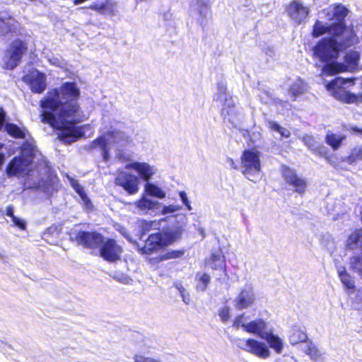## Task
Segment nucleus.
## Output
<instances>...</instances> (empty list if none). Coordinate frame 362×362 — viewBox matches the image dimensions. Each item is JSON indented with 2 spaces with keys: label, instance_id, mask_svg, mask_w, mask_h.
Wrapping results in <instances>:
<instances>
[{
  "label": "nucleus",
  "instance_id": "nucleus-1",
  "mask_svg": "<svg viewBox=\"0 0 362 362\" xmlns=\"http://www.w3.org/2000/svg\"><path fill=\"white\" fill-rule=\"evenodd\" d=\"M80 90L75 82L66 81L59 88L49 89L40 100L41 122L59 131V138L71 144L83 136V112L78 102Z\"/></svg>",
  "mask_w": 362,
  "mask_h": 362
},
{
  "label": "nucleus",
  "instance_id": "nucleus-2",
  "mask_svg": "<svg viewBox=\"0 0 362 362\" xmlns=\"http://www.w3.org/2000/svg\"><path fill=\"white\" fill-rule=\"evenodd\" d=\"M358 42L356 32L351 29L340 42L334 37H322L313 48V56L325 63L321 75L334 76L347 71V66L337 62L339 53Z\"/></svg>",
  "mask_w": 362,
  "mask_h": 362
},
{
  "label": "nucleus",
  "instance_id": "nucleus-3",
  "mask_svg": "<svg viewBox=\"0 0 362 362\" xmlns=\"http://www.w3.org/2000/svg\"><path fill=\"white\" fill-rule=\"evenodd\" d=\"M184 228L182 226H169L152 233L144 240L139 250L142 255H151L165 250L181 239Z\"/></svg>",
  "mask_w": 362,
  "mask_h": 362
},
{
  "label": "nucleus",
  "instance_id": "nucleus-4",
  "mask_svg": "<svg viewBox=\"0 0 362 362\" xmlns=\"http://www.w3.org/2000/svg\"><path fill=\"white\" fill-rule=\"evenodd\" d=\"M354 83L353 78L337 77L328 82L325 87L335 99L344 103L351 104L356 103L358 100V97L350 92V88Z\"/></svg>",
  "mask_w": 362,
  "mask_h": 362
},
{
  "label": "nucleus",
  "instance_id": "nucleus-5",
  "mask_svg": "<svg viewBox=\"0 0 362 362\" xmlns=\"http://www.w3.org/2000/svg\"><path fill=\"white\" fill-rule=\"evenodd\" d=\"M261 153L255 148L245 149L240 156L242 173L248 180L256 182L262 170Z\"/></svg>",
  "mask_w": 362,
  "mask_h": 362
},
{
  "label": "nucleus",
  "instance_id": "nucleus-6",
  "mask_svg": "<svg viewBox=\"0 0 362 362\" xmlns=\"http://www.w3.org/2000/svg\"><path fill=\"white\" fill-rule=\"evenodd\" d=\"M28 45L25 41L15 40L6 50V59L3 68L6 70L14 69L21 62L22 57L27 52Z\"/></svg>",
  "mask_w": 362,
  "mask_h": 362
},
{
  "label": "nucleus",
  "instance_id": "nucleus-7",
  "mask_svg": "<svg viewBox=\"0 0 362 362\" xmlns=\"http://www.w3.org/2000/svg\"><path fill=\"white\" fill-rule=\"evenodd\" d=\"M347 28L345 22H336L331 24H324L320 20H316L313 25L311 36L314 38H317L325 34H331L328 37H337L346 36L344 33Z\"/></svg>",
  "mask_w": 362,
  "mask_h": 362
},
{
  "label": "nucleus",
  "instance_id": "nucleus-8",
  "mask_svg": "<svg viewBox=\"0 0 362 362\" xmlns=\"http://www.w3.org/2000/svg\"><path fill=\"white\" fill-rule=\"evenodd\" d=\"M281 175L286 185L291 187L293 191L303 196L307 190V181L300 176L297 172L289 167H284L281 170Z\"/></svg>",
  "mask_w": 362,
  "mask_h": 362
},
{
  "label": "nucleus",
  "instance_id": "nucleus-9",
  "mask_svg": "<svg viewBox=\"0 0 362 362\" xmlns=\"http://www.w3.org/2000/svg\"><path fill=\"white\" fill-rule=\"evenodd\" d=\"M236 345L241 349L253 354L261 358H267L269 356V348L263 342L252 338L247 339H238L235 340Z\"/></svg>",
  "mask_w": 362,
  "mask_h": 362
},
{
  "label": "nucleus",
  "instance_id": "nucleus-10",
  "mask_svg": "<svg viewBox=\"0 0 362 362\" xmlns=\"http://www.w3.org/2000/svg\"><path fill=\"white\" fill-rule=\"evenodd\" d=\"M100 255L109 262H115L120 259L122 247L113 238L103 239L100 245Z\"/></svg>",
  "mask_w": 362,
  "mask_h": 362
},
{
  "label": "nucleus",
  "instance_id": "nucleus-11",
  "mask_svg": "<svg viewBox=\"0 0 362 362\" xmlns=\"http://www.w3.org/2000/svg\"><path fill=\"white\" fill-rule=\"evenodd\" d=\"M103 239V235L95 230H78L74 236V240L78 243V245L90 250L98 248Z\"/></svg>",
  "mask_w": 362,
  "mask_h": 362
},
{
  "label": "nucleus",
  "instance_id": "nucleus-12",
  "mask_svg": "<svg viewBox=\"0 0 362 362\" xmlns=\"http://www.w3.org/2000/svg\"><path fill=\"white\" fill-rule=\"evenodd\" d=\"M31 165V163L17 156L9 161L6 166V172L8 177L18 175L28 177L33 171Z\"/></svg>",
  "mask_w": 362,
  "mask_h": 362
},
{
  "label": "nucleus",
  "instance_id": "nucleus-13",
  "mask_svg": "<svg viewBox=\"0 0 362 362\" xmlns=\"http://www.w3.org/2000/svg\"><path fill=\"white\" fill-rule=\"evenodd\" d=\"M116 185L122 187L129 194H134L139 191V178L129 173L119 172L115 177Z\"/></svg>",
  "mask_w": 362,
  "mask_h": 362
},
{
  "label": "nucleus",
  "instance_id": "nucleus-14",
  "mask_svg": "<svg viewBox=\"0 0 362 362\" xmlns=\"http://www.w3.org/2000/svg\"><path fill=\"white\" fill-rule=\"evenodd\" d=\"M286 12L297 24H300L308 18L310 8L298 0H292L286 6Z\"/></svg>",
  "mask_w": 362,
  "mask_h": 362
},
{
  "label": "nucleus",
  "instance_id": "nucleus-15",
  "mask_svg": "<svg viewBox=\"0 0 362 362\" xmlns=\"http://www.w3.org/2000/svg\"><path fill=\"white\" fill-rule=\"evenodd\" d=\"M255 300V295L251 285L245 286L240 290L235 299V307L237 310H243L252 306Z\"/></svg>",
  "mask_w": 362,
  "mask_h": 362
},
{
  "label": "nucleus",
  "instance_id": "nucleus-16",
  "mask_svg": "<svg viewBox=\"0 0 362 362\" xmlns=\"http://www.w3.org/2000/svg\"><path fill=\"white\" fill-rule=\"evenodd\" d=\"M24 80L34 93H42L47 88L46 76L41 71L36 70L35 74L25 76Z\"/></svg>",
  "mask_w": 362,
  "mask_h": 362
},
{
  "label": "nucleus",
  "instance_id": "nucleus-17",
  "mask_svg": "<svg viewBox=\"0 0 362 362\" xmlns=\"http://www.w3.org/2000/svg\"><path fill=\"white\" fill-rule=\"evenodd\" d=\"M204 263L213 270L226 272V257L221 250L211 252L209 257L205 259Z\"/></svg>",
  "mask_w": 362,
  "mask_h": 362
},
{
  "label": "nucleus",
  "instance_id": "nucleus-18",
  "mask_svg": "<svg viewBox=\"0 0 362 362\" xmlns=\"http://www.w3.org/2000/svg\"><path fill=\"white\" fill-rule=\"evenodd\" d=\"M127 169L134 170L144 181H148L154 173L152 167L145 162H133L126 165Z\"/></svg>",
  "mask_w": 362,
  "mask_h": 362
},
{
  "label": "nucleus",
  "instance_id": "nucleus-19",
  "mask_svg": "<svg viewBox=\"0 0 362 362\" xmlns=\"http://www.w3.org/2000/svg\"><path fill=\"white\" fill-rule=\"evenodd\" d=\"M267 324L262 319H257L250 321L244 326V330L250 334H255L262 339L267 332L266 331Z\"/></svg>",
  "mask_w": 362,
  "mask_h": 362
},
{
  "label": "nucleus",
  "instance_id": "nucleus-20",
  "mask_svg": "<svg viewBox=\"0 0 362 362\" xmlns=\"http://www.w3.org/2000/svg\"><path fill=\"white\" fill-rule=\"evenodd\" d=\"M20 154L18 157L33 163L35 157L36 146L28 141H23L19 147Z\"/></svg>",
  "mask_w": 362,
  "mask_h": 362
},
{
  "label": "nucleus",
  "instance_id": "nucleus-21",
  "mask_svg": "<svg viewBox=\"0 0 362 362\" xmlns=\"http://www.w3.org/2000/svg\"><path fill=\"white\" fill-rule=\"evenodd\" d=\"M88 8L101 14L112 13L114 10V4L111 0H98L97 2L90 4Z\"/></svg>",
  "mask_w": 362,
  "mask_h": 362
},
{
  "label": "nucleus",
  "instance_id": "nucleus-22",
  "mask_svg": "<svg viewBox=\"0 0 362 362\" xmlns=\"http://www.w3.org/2000/svg\"><path fill=\"white\" fill-rule=\"evenodd\" d=\"M262 339L267 341L270 348L273 349L276 353L281 354L283 349V343L281 339L271 332H267Z\"/></svg>",
  "mask_w": 362,
  "mask_h": 362
},
{
  "label": "nucleus",
  "instance_id": "nucleus-23",
  "mask_svg": "<svg viewBox=\"0 0 362 362\" xmlns=\"http://www.w3.org/2000/svg\"><path fill=\"white\" fill-rule=\"evenodd\" d=\"M346 138V136L344 134H336L329 132L326 134L325 141L333 150H337Z\"/></svg>",
  "mask_w": 362,
  "mask_h": 362
},
{
  "label": "nucleus",
  "instance_id": "nucleus-24",
  "mask_svg": "<svg viewBox=\"0 0 362 362\" xmlns=\"http://www.w3.org/2000/svg\"><path fill=\"white\" fill-rule=\"evenodd\" d=\"M308 336L305 331L297 327H293L289 335V342L292 345H296L299 343L305 342Z\"/></svg>",
  "mask_w": 362,
  "mask_h": 362
},
{
  "label": "nucleus",
  "instance_id": "nucleus-25",
  "mask_svg": "<svg viewBox=\"0 0 362 362\" xmlns=\"http://www.w3.org/2000/svg\"><path fill=\"white\" fill-rule=\"evenodd\" d=\"M97 146H99L102 150L103 160L107 161L110 158V153L106 139L101 136H98L92 141L90 148H95Z\"/></svg>",
  "mask_w": 362,
  "mask_h": 362
},
{
  "label": "nucleus",
  "instance_id": "nucleus-26",
  "mask_svg": "<svg viewBox=\"0 0 362 362\" xmlns=\"http://www.w3.org/2000/svg\"><path fill=\"white\" fill-rule=\"evenodd\" d=\"M343 160H346L349 165H353L359 160H362V145L356 146L351 148L349 155L343 157Z\"/></svg>",
  "mask_w": 362,
  "mask_h": 362
},
{
  "label": "nucleus",
  "instance_id": "nucleus-27",
  "mask_svg": "<svg viewBox=\"0 0 362 362\" xmlns=\"http://www.w3.org/2000/svg\"><path fill=\"white\" fill-rule=\"evenodd\" d=\"M360 59L359 53L356 51L351 50L346 53L344 56V65L347 66V70L349 69H355Z\"/></svg>",
  "mask_w": 362,
  "mask_h": 362
},
{
  "label": "nucleus",
  "instance_id": "nucleus-28",
  "mask_svg": "<svg viewBox=\"0 0 362 362\" xmlns=\"http://www.w3.org/2000/svg\"><path fill=\"white\" fill-rule=\"evenodd\" d=\"M138 207L141 210H159L160 204L157 201L148 199L144 197L138 201Z\"/></svg>",
  "mask_w": 362,
  "mask_h": 362
},
{
  "label": "nucleus",
  "instance_id": "nucleus-29",
  "mask_svg": "<svg viewBox=\"0 0 362 362\" xmlns=\"http://www.w3.org/2000/svg\"><path fill=\"white\" fill-rule=\"evenodd\" d=\"M195 279L197 281V289L204 291L210 283L211 276L207 273H197Z\"/></svg>",
  "mask_w": 362,
  "mask_h": 362
},
{
  "label": "nucleus",
  "instance_id": "nucleus-30",
  "mask_svg": "<svg viewBox=\"0 0 362 362\" xmlns=\"http://www.w3.org/2000/svg\"><path fill=\"white\" fill-rule=\"evenodd\" d=\"M6 132L15 139H25V132L16 124L13 123H8L5 126Z\"/></svg>",
  "mask_w": 362,
  "mask_h": 362
},
{
  "label": "nucleus",
  "instance_id": "nucleus-31",
  "mask_svg": "<svg viewBox=\"0 0 362 362\" xmlns=\"http://www.w3.org/2000/svg\"><path fill=\"white\" fill-rule=\"evenodd\" d=\"M158 226V222L156 220L154 221H141L140 223V229H139V236L141 238L144 235L149 233L151 230L157 229Z\"/></svg>",
  "mask_w": 362,
  "mask_h": 362
},
{
  "label": "nucleus",
  "instance_id": "nucleus-32",
  "mask_svg": "<svg viewBox=\"0 0 362 362\" xmlns=\"http://www.w3.org/2000/svg\"><path fill=\"white\" fill-rule=\"evenodd\" d=\"M71 186L74 189L76 192L80 196L81 199L85 203L86 206L88 208H91L93 206L91 201L86 194L83 187L81 186L77 181L72 182Z\"/></svg>",
  "mask_w": 362,
  "mask_h": 362
},
{
  "label": "nucleus",
  "instance_id": "nucleus-33",
  "mask_svg": "<svg viewBox=\"0 0 362 362\" xmlns=\"http://www.w3.org/2000/svg\"><path fill=\"white\" fill-rule=\"evenodd\" d=\"M146 192L153 197L163 199L165 197V193L156 185L153 183H146L145 185Z\"/></svg>",
  "mask_w": 362,
  "mask_h": 362
},
{
  "label": "nucleus",
  "instance_id": "nucleus-34",
  "mask_svg": "<svg viewBox=\"0 0 362 362\" xmlns=\"http://www.w3.org/2000/svg\"><path fill=\"white\" fill-rule=\"evenodd\" d=\"M268 127L270 130L277 132L279 133L282 138H289L291 132L288 129L281 127L279 123L275 121H269Z\"/></svg>",
  "mask_w": 362,
  "mask_h": 362
},
{
  "label": "nucleus",
  "instance_id": "nucleus-35",
  "mask_svg": "<svg viewBox=\"0 0 362 362\" xmlns=\"http://www.w3.org/2000/svg\"><path fill=\"white\" fill-rule=\"evenodd\" d=\"M339 276L341 283L349 290H355V285L351 275L345 269L339 272Z\"/></svg>",
  "mask_w": 362,
  "mask_h": 362
},
{
  "label": "nucleus",
  "instance_id": "nucleus-36",
  "mask_svg": "<svg viewBox=\"0 0 362 362\" xmlns=\"http://www.w3.org/2000/svg\"><path fill=\"white\" fill-rule=\"evenodd\" d=\"M348 9L341 4H337L334 6L333 16L338 20L337 22H344L345 17L348 15Z\"/></svg>",
  "mask_w": 362,
  "mask_h": 362
},
{
  "label": "nucleus",
  "instance_id": "nucleus-37",
  "mask_svg": "<svg viewBox=\"0 0 362 362\" xmlns=\"http://www.w3.org/2000/svg\"><path fill=\"white\" fill-rule=\"evenodd\" d=\"M185 254L184 250H175L166 252L165 254L159 256V261H164L172 259L182 257Z\"/></svg>",
  "mask_w": 362,
  "mask_h": 362
},
{
  "label": "nucleus",
  "instance_id": "nucleus-38",
  "mask_svg": "<svg viewBox=\"0 0 362 362\" xmlns=\"http://www.w3.org/2000/svg\"><path fill=\"white\" fill-rule=\"evenodd\" d=\"M325 160L334 168H337L341 163L346 162V160H343V157L339 158L336 154L329 153L326 156Z\"/></svg>",
  "mask_w": 362,
  "mask_h": 362
},
{
  "label": "nucleus",
  "instance_id": "nucleus-39",
  "mask_svg": "<svg viewBox=\"0 0 362 362\" xmlns=\"http://www.w3.org/2000/svg\"><path fill=\"white\" fill-rule=\"evenodd\" d=\"M301 141L310 151L314 149L315 146L317 144L315 137L309 134L303 135L301 138Z\"/></svg>",
  "mask_w": 362,
  "mask_h": 362
},
{
  "label": "nucleus",
  "instance_id": "nucleus-40",
  "mask_svg": "<svg viewBox=\"0 0 362 362\" xmlns=\"http://www.w3.org/2000/svg\"><path fill=\"white\" fill-rule=\"evenodd\" d=\"M312 152L321 158H324L325 159L326 156L328 154V151L327 150L326 147L323 144H317L314 149L312 150Z\"/></svg>",
  "mask_w": 362,
  "mask_h": 362
},
{
  "label": "nucleus",
  "instance_id": "nucleus-41",
  "mask_svg": "<svg viewBox=\"0 0 362 362\" xmlns=\"http://www.w3.org/2000/svg\"><path fill=\"white\" fill-rule=\"evenodd\" d=\"M244 318L245 317L243 314L237 315L233 321V327L235 328H239L241 327L244 329V326L247 325V323L244 322Z\"/></svg>",
  "mask_w": 362,
  "mask_h": 362
},
{
  "label": "nucleus",
  "instance_id": "nucleus-42",
  "mask_svg": "<svg viewBox=\"0 0 362 362\" xmlns=\"http://www.w3.org/2000/svg\"><path fill=\"white\" fill-rule=\"evenodd\" d=\"M219 316L223 322H226L230 317L229 308L225 306L219 310Z\"/></svg>",
  "mask_w": 362,
  "mask_h": 362
},
{
  "label": "nucleus",
  "instance_id": "nucleus-43",
  "mask_svg": "<svg viewBox=\"0 0 362 362\" xmlns=\"http://www.w3.org/2000/svg\"><path fill=\"white\" fill-rule=\"evenodd\" d=\"M305 352L307 355H309L312 358H315L320 355L318 349L312 344L308 346Z\"/></svg>",
  "mask_w": 362,
  "mask_h": 362
},
{
  "label": "nucleus",
  "instance_id": "nucleus-44",
  "mask_svg": "<svg viewBox=\"0 0 362 362\" xmlns=\"http://www.w3.org/2000/svg\"><path fill=\"white\" fill-rule=\"evenodd\" d=\"M11 220L13 223V225L20 230H24L26 229V223L24 220L21 219L16 216L13 217Z\"/></svg>",
  "mask_w": 362,
  "mask_h": 362
},
{
  "label": "nucleus",
  "instance_id": "nucleus-45",
  "mask_svg": "<svg viewBox=\"0 0 362 362\" xmlns=\"http://www.w3.org/2000/svg\"><path fill=\"white\" fill-rule=\"evenodd\" d=\"M135 362H160L158 360H156L150 357H145L142 355H136L134 357Z\"/></svg>",
  "mask_w": 362,
  "mask_h": 362
},
{
  "label": "nucleus",
  "instance_id": "nucleus-46",
  "mask_svg": "<svg viewBox=\"0 0 362 362\" xmlns=\"http://www.w3.org/2000/svg\"><path fill=\"white\" fill-rule=\"evenodd\" d=\"M289 91L294 98L300 94H302L303 92L301 87L297 84L291 86L289 88Z\"/></svg>",
  "mask_w": 362,
  "mask_h": 362
},
{
  "label": "nucleus",
  "instance_id": "nucleus-47",
  "mask_svg": "<svg viewBox=\"0 0 362 362\" xmlns=\"http://www.w3.org/2000/svg\"><path fill=\"white\" fill-rule=\"evenodd\" d=\"M179 195L180 197V199H181L182 202L185 205L187 209L189 210V211H191L192 210V206H191L190 203H189V202L188 200V198H187L186 192L185 191H180L179 192Z\"/></svg>",
  "mask_w": 362,
  "mask_h": 362
},
{
  "label": "nucleus",
  "instance_id": "nucleus-48",
  "mask_svg": "<svg viewBox=\"0 0 362 362\" xmlns=\"http://www.w3.org/2000/svg\"><path fill=\"white\" fill-rule=\"evenodd\" d=\"M179 209H180V206H173V205L164 206L161 209V214H167L168 213H173Z\"/></svg>",
  "mask_w": 362,
  "mask_h": 362
},
{
  "label": "nucleus",
  "instance_id": "nucleus-49",
  "mask_svg": "<svg viewBox=\"0 0 362 362\" xmlns=\"http://www.w3.org/2000/svg\"><path fill=\"white\" fill-rule=\"evenodd\" d=\"M6 216H9L11 219L13 218V217L16 216L14 215L13 207L11 205L8 206L6 207Z\"/></svg>",
  "mask_w": 362,
  "mask_h": 362
},
{
  "label": "nucleus",
  "instance_id": "nucleus-50",
  "mask_svg": "<svg viewBox=\"0 0 362 362\" xmlns=\"http://www.w3.org/2000/svg\"><path fill=\"white\" fill-rule=\"evenodd\" d=\"M4 147V144L0 143V150ZM5 160L4 154L0 152V169L1 168Z\"/></svg>",
  "mask_w": 362,
  "mask_h": 362
},
{
  "label": "nucleus",
  "instance_id": "nucleus-51",
  "mask_svg": "<svg viewBox=\"0 0 362 362\" xmlns=\"http://www.w3.org/2000/svg\"><path fill=\"white\" fill-rule=\"evenodd\" d=\"M227 161L229 163L230 165V168L232 169H234V170H236L238 168V166L236 165V164L235 163V161L233 158H227Z\"/></svg>",
  "mask_w": 362,
  "mask_h": 362
},
{
  "label": "nucleus",
  "instance_id": "nucleus-52",
  "mask_svg": "<svg viewBox=\"0 0 362 362\" xmlns=\"http://www.w3.org/2000/svg\"><path fill=\"white\" fill-rule=\"evenodd\" d=\"M351 129L352 130V132L358 133V134L362 135V128H359V127H352L351 128Z\"/></svg>",
  "mask_w": 362,
  "mask_h": 362
},
{
  "label": "nucleus",
  "instance_id": "nucleus-53",
  "mask_svg": "<svg viewBox=\"0 0 362 362\" xmlns=\"http://www.w3.org/2000/svg\"><path fill=\"white\" fill-rule=\"evenodd\" d=\"M84 1H85V0H73L74 4L76 5L81 4Z\"/></svg>",
  "mask_w": 362,
  "mask_h": 362
},
{
  "label": "nucleus",
  "instance_id": "nucleus-54",
  "mask_svg": "<svg viewBox=\"0 0 362 362\" xmlns=\"http://www.w3.org/2000/svg\"><path fill=\"white\" fill-rule=\"evenodd\" d=\"M3 123H4V119H0V130L1 129V128L3 127Z\"/></svg>",
  "mask_w": 362,
  "mask_h": 362
},
{
  "label": "nucleus",
  "instance_id": "nucleus-55",
  "mask_svg": "<svg viewBox=\"0 0 362 362\" xmlns=\"http://www.w3.org/2000/svg\"><path fill=\"white\" fill-rule=\"evenodd\" d=\"M180 289V291L182 292V290L184 291V288H179Z\"/></svg>",
  "mask_w": 362,
  "mask_h": 362
}]
</instances>
